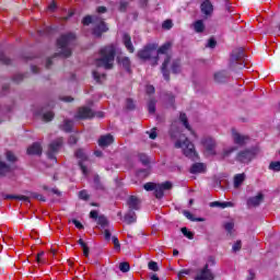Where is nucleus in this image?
I'll list each match as a JSON object with an SVG mask.
<instances>
[{
  "mask_svg": "<svg viewBox=\"0 0 280 280\" xmlns=\"http://www.w3.org/2000/svg\"><path fill=\"white\" fill-rule=\"evenodd\" d=\"M60 148H62V138H58L49 144L47 156L52 163H56V154H58Z\"/></svg>",
  "mask_w": 280,
  "mask_h": 280,
  "instance_id": "1a4fd4ad",
  "label": "nucleus"
},
{
  "mask_svg": "<svg viewBox=\"0 0 280 280\" xmlns=\"http://www.w3.org/2000/svg\"><path fill=\"white\" fill-rule=\"evenodd\" d=\"M179 121H182L183 126H185L186 130H189V132L192 135V137H196V133L194 130H191V127L189 126V122L187 121V115L186 114H180L179 115Z\"/></svg>",
  "mask_w": 280,
  "mask_h": 280,
  "instance_id": "a878e982",
  "label": "nucleus"
},
{
  "mask_svg": "<svg viewBox=\"0 0 280 280\" xmlns=\"http://www.w3.org/2000/svg\"><path fill=\"white\" fill-rule=\"evenodd\" d=\"M61 102H73V97L71 96H62Z\"/></svg>",
  "mask_w": 280,
  "mask_h": 280,
  "instance_id": "680f3d73",
  "label": "nucleus"
},
{
  "mask_svg": "<svg viewBox=\"0 0 280 280\" xmlns=\"http://www.w3.org/2000/svg\"><path fill=\"white\" fill-rule=\"evenodd\" d=\"M147 93H148V95H152L154 93V85H148Z\"/></svg>",
  "mask_w": 280,
  "mask_h": 280,
  "instance_id": "13d9d810",
  "label": "nucleus"
},
{
  "mask_svg": "<svg viewBox=\"0 0 280 280\" xmlns=\"http://www.w3.org/2000/svg\"><path fill=\"white\" fill-rule=\"evenodd\" d=\"M173 26L174 24L172 23V20H166L162 24L163 30H172Z\"/></svg>",
  "mask_w": 280,
  "mask_h": 280,
  "instance_id": "c03bdc74",
  "label": "nucleus"
},
{
  "mask_svg": "<svg viewBox=\"0 0 280 280\" xmlns=\"http://www.w3.org/2000/svg\"><path fill=\"white\" fill-rule=\"evenodd\" d=\"M84 257H89V246L83 247Z\"/></svg>",
  "mask_w": 280,
  "mask_h": 280,
  "instance_id": "338daca9",
  "label": "nucleus"
},
{
  "mask_svg": "<svg viewBox=\"0 0 280 280\" xmlns=\"http://www.w3.org/2000/svg\"><path fill=\"white\" fill-rule=\"evenodd\" d=\"M182 233H183V235H185V237H187L188 240H194V233L190 232L189 230H187V228H183V229H182Z\"/></svg>",
  "mask_w": 280,
  "mask_h": 280,
  "instance_id": "ea45409f",
  "label": "nucleus"
},
{
  "mask_svg": "<svg viewBox=\"0 0 280 280\" xmlns=\"http://www.w3.org/2000/svg\"><path fill=\"white\" fill-rule=\"evenodd\" d=\"M27 154H43V147H40V143L35 142L27 149Z\"/></svg>",
  "mask_w": 280,
  "mask_h": 280,
  "instance_id": "aec40b11",
  "label": "nucleus"
},
{
  "mask_svg": "<svg viewBox=\"0 0 280 280\" xmlns=\"http://www.w3.org/2000/svg\"><path fill=\"white\" fill-rule=\"evenodd\" d=\"M48 9L50 10V12H54V10H56V2L50 3Z\"/></svg>",
  "mask_w": 280,
  "mask_h": 280,
  "instance_id": "774afa93",
  "label": "nucleus"
},
{
  "mask_svg": "<svg viewBox=\"0 0 280 280\" xmlns=\"http://www.w3.org/2000/svg\"><path fill=\"white\" fill-rule=\"evenodd\" d=\"M104 237H105V240H110V231H108V230H105L104 231Z\"/></svg>",
  "mask_w": 280,
  "mask_h": 280,
  "instance_id": "0e129e2a",
  "label": "nucleus"
},
{
  "mask_svg": "<svg viewBox=\"0 0 280 280\" xmlns=\"http://www.w3.org/2000/svg\"><path fill=\"white\" fill-rule=\"evenodd\" d=\"M127 203L130 211H139V199L137 197L135 196L129 197Z\"/></svg>",
  "mask_w": 280,
  "mask_h": 280,
  "instance_id": "5701e85b",
  "label": "nucleus"
},
{
  "mask_svg": "<svg viewBox=\"0 0 280 280\" xmlns=\"http://www.w3.org/2000/svg\"><path fill=\"white\" fill-rule=\"evenodd\" d=\"M213 271L211 269H208L207 267H203L201 270L198 271L197 276L195 277V280H213Z\"/></svg>",
  "mask_w": 280,
  "mask_h": 280,
  "instance_id": "f8f14e48",
  "label": "nucleus"
},
{
  "mask_svg": "<svg viewBox=\"0 0 280 280\" xmlns=\"http://www.w3.org/2000/svg\"><path fill=\"white\" fill-rule=\"evenodd\" d=\"M226 78H229V73H226V71H219L214 73V82H218V84L226 82Z\"/></svg>",
  "mask_w": 280,
  "mask_h": 280,
  "instance_id": "b1692460",
  "label": "nucleus"
},
{
  "mask_svg": "<svg viewBox=\"0 0 280 280\" xmlns=\"http://www.w3.org/2000/svg\"><path fill=\"white\" fill-rule=\"evenodd\" d=\"M90 218H92V220H98L100 217H97V211L96 210H92L90 212Z\"/></svg>",
  "mask_w": 280,
  "mask_h": 280,
  "instance_id": "4d7b16f0",
  "label": "nucleus"
},
{
  "mask_svg": "<svg viewBox=\"0 0 280 280\" xmlns=\"http://www.w3.org/2000/svg\"><path fill=\"white\" fill-rule=\"evenodd\" d=\"M245 179H246V175L244 173L235 175L234 176L235 189H237V187H240L244 183Z\"/></svg>",
  "mask_w": 280,
  "mask_h": 280,
  "instance_id": "c756f323",
  "label": "nucleus"
},
{
  "mask_svg": "<svg viewBox=\"0 0 280 280\" xmlns=\"http://www.w3.org/2000/svg\"><path fill=\"white\" fill-rule=\"evenodd\" d=\"M7 160L10 163H14V161H16V155H14V153H12V151H8L7 152Z\"/></svg>",
  "mask_w": 280,
  "mask_h": 280,
  "instance_id": "49530a36",
  "label": "nucleus"
},
{
  "mask_svg": "<svg viewBox=\"0 0 280 280\" xmlns=\"http://www.w3.org/2000/svg\"><path fill=\"white\" fill-rule=\"evenodd\" d=\"M170 47H172L170 43L162 45L160 49L156 44H149L138 51V58H140V60H150L151 65H158L159 56H164L162 73L164 80H170V72L167 71V67H170V62H172V57L167 54Z\"/></svg>",
  "mask_w": 280,
  "mask_h": 280,
  "instance_id": "f257e3e1",
  "label": "nucleus"
},
{
  "mask_svg": "<svg viewBox=\"0 0 280 280\" xmlns=\"http://www.w3.org/2000/svg\"><path fill=\"white\" fill-rule=\"evenodd\" d=\"M0 62H3V65H10V58H8L2 51H0Z\"/></svg>",
  "mask_w": 280,
  "mask_h": 280,
  "instance_id": "de8ad7c7",
  "label": "nucleus"
},
{
  "mask_svg": "<svg viewBox=\"0 0 280 280\" xmlns=\"http://www.w3.org/2000/svg\"><path fill=\"white\" fill-rule=\"evenodd\" d=\"M119 270L120 272H128L130 270V265L128 262H120Z\"/></svg>",
  "mask_w": 280,
  "mask_h": 280,
  "instance_id": "a19ab883",
  "label": "nucleus"
},
{
  "mask_svg": "<svg viewBox=\"0 0 280 280\" xmlns=\"http://www.w3.org/2000/svg\"><path fill=\"white\" fill-rule=\"evenodd\" d=\"M14 82H21V80H23V74H16L14 78H13Z\"/></svg>",
  "mask_w": 280,
  "mask_h": 280,
  "instance_id": "e2e57ef3",
  "label": "nucleus"
},
{
  "mask_svg": "<svg viewBox=\"0 0 280 280\" xmlns=\"http://www.w3.org/2000/svg\"><path fill=\"white\" fill-rule=\"evenodd\" d=\"M171 70L173 73H180V71H182L180 60H178V59L172 60Z\"/></svg>",
  "mask_w": 280,
  "mask_h": 280,
  "instance_id": "2f4dec72",
  "label": "nucleus"
},
{
  "mask_svg": "<svg viewBox=\"0 0 280 280\" xmlns=\"http://www.w3.org/2000/svg\"><path fill=\"white\" fill-rule=\"evenodd\" d=\"M92 75L95 80V82H102L103 80H106V74L105 73H100L97 70H94L92 72Z\"/></svg>",
  "mask_w": 280,
  "mask_h": 280,
  "instance_id": "473e14b6",
  "label": "nucleus"
},
{
  "mask_svg": "<svg viewBox=\"0 0 280 280\" xmlns=\"http://www.w3.org/2000/svg\"><path fill=\"white\" fill-rule=\"evenodd\" d=\"M75 43V34L73 33H67L60 36V38L57 39V47L60 49L59 56H62V58H69L71 56V45Z\"/></svg>",
  "mask_w": 280,
  "mask_h": 280,
  "instance_id": "20e7f679",
  "label": "nucleus"
},
{
  "mask_svg": "<svg viewBox=\"0 0 280 280\" xmlns=\"http://www.w3.org/2000/svg\"><path fill=\"white\" fill-rule=\"evenodd\" d=\"M236 151H237V147H225L221 152V156L222 159H229V156H231L233 152H236Z\"/></svg>",
  "mask_w": 280,
  "mask_h": 280,
  "instance_id": "bb28decb",
  "label": "nucleus"
},
{
  "mask_svg": "<svg viewBox=\"0 0 280 280\" xmlns=\"http://www.w3.org/2000/svg\"><path fill=\"white\" fill-rule=\"evenodd\" d=\"M83 25H91V23L94 25L93 34L97 38L104 34V32H108V26H106V23H104V20L100 16H91L88 15L82 21Z\"/></svg>",
  "mask_w": 280,
  "mask_h": 280,
  "instance_id": "39448f33",
  "label": "nucleus"
},
{
  "mask_svg": "<svg viewBox=\"0 0 280 280\" xmlns=\"http://www.w3.org/2000/svg\"><path fill=\"white\" fill-rule=\"evenodd\" d=\"M269 170L272 172H280V162H271L269 164Z\"/></svg>",
  "mask_w": 280,
  "mask_h": 280,
  "instance_id": "58836bf2",
  "label": "nucleus"
},
{
  "mask_svg": "<svg viewBox=\"0 0 280 280\" xmlns=\"http://www.w3.org/2000/svg\"><path fill=\"white\" fill-rule=\"evenodd\" d=\"M43 257H45V252H40L37 254L36 261L37 264H45V260H43Z\"/></svg>",
  "mask_w": 280,
  "mask_h": 280,
  "instance_id": "603ef678",
  "label": "nucleus"
},
{
  "mask_svg": "<svg viewBox=\"0 0 280 280\" xmlns=\"http://www.w3.org/2000/svg\"><path fill=\"white\" fill-rule=\"evenodd\" d=\"M258 152V148H252L248 150L241 151L236 156V161H238L240 163H250Z\"/></svg>",
  "mask_w": 280,
  "mask_h": 280,
  "instance_id": "0eeeda50",
  "label": "nucleus"
},
{
  "mask_svg": "<svg viewBox=\"0 0 280 280\" xmlns=\"http://www.w3.org/2000/svg\"><path fill=\"white\" fill-rule=\"evenodd\" d=\"M155 187H156V184H154V183H147L143 186L145 191H154Z\"/></svg>",
  "mask_w": 280,
  "mask_h": 280,
  "instance_id": "37998d69",
  "label": "nucleus"
},
{
  "mask_svg": "<svg viewBox=\"0 0 280 280\" xmlns=\"http://www.w3.org/2000/svg\"><path fill=\"white\" fill-rule=\"evenodd\" d=\"M171 137L173 139H177L175 141V148H180L188 159L196 161L198 154L196 153V149L194 148V143L189 142V139L185 137V135L180 133V130H176V126L172 125L171 127ZM176 130V131H174Z\"/></svg>",
  "mask_w": 280,
  "mask_h": 280,
  "instance_id": "f03ea898",
  "label": "nucleus"
},
{
  "mask_svg": "<svg viewBox=\"0 0 280 280\" xmlns=\"http://www.w3.org/2000/svg\"><path fill=\"white\" fill-rule=\"evenodd\" d=\"M113 141H114V138L112 135L102 136L98 139V145H100V148H106V147L110 145V143H113Z\"/></svg>",
  "mask_w": 280,
  "mask_h": 280,
  "instance_id": "6ab92c4d",
  "label": "nucleus"
},
{
  "mask_svg": "<svg viewBox=\"0 0 280 280\" xmlns=\"http://www.w3.org/2000/svg\"><path fill=\"white\" fill-rule=\"evenodd\" d=\"M224 229L231 234L233 233V229H235V223H233V221L226 222L224 223Z\"/></svg>",
  "mask_w": 280,
  "mask_h": 280,
  "instance_id": "4c0bfd02",
  "label": "nucleus"
},
{
  "mask_svg": "<svg viewBox=\"0 0 280 280\" xmlns=\"http://www.w3.org/2000/svg\"><path fill=\"white\" fill-rule=\"evenodd\" d=\"M74 117L75 119H91L93 117V110L89 107H81Z\"/></svg>",
  "mask_w": 280,
  "mask_h": 280,
  "instance_id": "2eb2a0df",
  "label": "nucleus"
},
{
  "mask_svg": "<svg viewBox=\"0 0 280 280\" xmlns=\"http://www.w3.org/2000/svg\"><path fill=\"white\" fill-rule=\"evenodd\" d=\"M203 147L209 156H214L215 154V140L213 138H206L203 140Z\"/></svg>",
  "mask_w": 280,
  "mask_h": 280,
  "instance_id": "4468645a",
  "label": "nucleus"
},
{
  "mask_svg": "<svg viewBox=\"0 0 280 280\" xmlns=\"http://www.w3.org/2000/svg\"><path fill=\"white\" fill-rule=\"evenodd\" d=\"M242 249V241H236L235 243H234V245L232 246V250L234 252V253H237V250H241Z\"/></svg>",
  "mask_w": 280,
  "mask_h": 280,
  "instance_id": "09e8293b",
  "label": "nucleus"
},
{
  "mask_svg": "<svg viewBox=\"0 0 280 280\" xmlns=\"http://www.w3.org/2000/svg\"><path fill=\"white\" fill-rule=\"evenodd\" d=\"M183 214L185 215V218H187V220H190V222H203V219H196L194 218V214H191V212L184 210Z\"/></svg>",
  "mask_w": 280,
  "mask_h": 280,
  "instance_id": "72a5a7b5",
  "label": "nucleus"
},
{
  "mask_svg": "<svg viewBox=\"0 0 280 280\" xmlns=\"http://www.w3.org/2000/svg\"><path fill=\"white\" fill-rule=\"evenodd\" d=\"M126 106L129 110H132V108H135V102H132V100L128 98Z\"/></svg>",
  "mask_w": 280,
  "mask_h": 280,
  "instance_id": "5fc2aeb1",
  "label": "nucleus"
},
{
  "mask_svg": "<svg viewBox=\"0 0 280 280\" xmlns=\"http://www.w3.org/2000/svg\"><path fill=\"white\" fill-rule=\"evenodd\" d=\"M210 207H219L220 209H226L229 207H235V205L232 201H213L210 202Z\"/></svg>",
  "mask_w": 280,
  "mask_h": 280,
  "instance_id": "393cba45",
  "label": "nucleus"
},
{
  "mask_svg": "<svg viewBox=\"0 0 280 280\" xmlns=\"http://www.w3.org/2000/svg\"><path fill=\"white\" fill-rule=\"evenodd\" d=\"M232 139L236 145H246V143L250 141V138L248 136L242 135L235 129H232Z\"/></svg>",
  "mask_w": 280,
  "mask_h": 280,
  "instance_id": "9b49d317",
  "label": "nucleus"
},
{
  "mask_svg": "<svg viewBox=\"0 0 280 280\" xmlns=\"http://www.w3.org/2000/svg\"><path fill=\"white\" fill-rule=\"evenodd\" d=\"M211 266H215V258H213V256L208 257L205 268L209 269Z\"/></svg>",
  "mask_w": 280,
  "mask_h": 280,
  "instance_id": "79ce46f5",
  "label": "nucleus"
},
{
  "mask_svg": "<svg viewBox=\"0 0 280 280\" xmlns=\"http://www.w3.org/2000/svg\"><path fill=\"white\" fill-rule=\"evenodd\" d=\"M51 108H54L51 105L42 107L39 110L35 112V115L42 117L44 121H51V119H54V112H51Z\"/></svg>",
  "mask_w": 280,
  "mask_h": 280,
  "instance_id": "9d476101",
  "label": "nucleus"
},
{
  "mask_svg": "<svg viewBox=\"0 0 280 280\" xmlns=\"http://www.w3.org/2000/svg\"><path fill=\"white\" fill-rule=\"evenodd\" d=\"M96 222L102 229H106L108 226V219L104 215H100L98 219H96Z\"/></svg>",
  "mask_w": 280,
  "mask_h": 280,
  "instance_id": "c9c22d12",
  "label": "nucleus"
},
{
  "mask_svg": "<svg viewBox=\"0 0 280 280\" xmlns=\"http://www.w3.org/2000/svg\"><path fill=\"white\" fill-rule=\"evenodd\" d=\"M122 43H124L127 51H129V54H135V46L132 45V39H131L130 35L124 34Z\"/></svg>",
  "mask_w": 280,
  "mask_h": 280,
  "instance_id": "a211bd4d",
  "label": "nucleus"
},
{
  "mask_svg": "<svg viewBox=\"0 0 280 280\" xmlns=\"http://www.w3.org/2000/svg\"><path fill=\"white\" fill-rule=\"evenodd\" d=\"M172 187L170 182H164L162 184H155L154 194L156 198H163L164 191H167Z\"/></svg>",
  "mask_w": 280,
  "mask_h": 280,
  "instance_id": "ddd939ff",
  "label": "nucleus"
},
{
  "mask_svg": "<svg viewBox=\"0 0 280 280\" xmlns=\"http://www.w3.org/2000/svg\"><path fill=\"white\" fill-rule=\"evenodd\" d=\"M72 128H73V121L66 119L62 125V130H65V132H71Z\"/></svg>",
  "mask_w": 280,
  "mask_h": 280,
  "instance_id": "f704fd0d",
  "label": "nucleus"
},
{
  "mask_svg": "<svg viewBox=\"0 0 280 280\" xmlns=\"http://www.w3.org/2000/svg\"><path fill=\"white\" fill-rule=\"evenodd\" d=\"M245 55L243 48H235L230 57L229 69L231 71H237V69H244Z\"/></svg>",
  "mask_w": 280,
  "mask_h": 280,
  "instance_id": "423d86ee",
  "label": "nucleus"
},
{
  "mask_svg": "<svg viewBox=\"0 0 280 280\" xmlns=\"http://www.w3.org/2000/svg\"><path fill=\"white\" fill-rule=\"evenodd\" d=\"M149 270H153V272H159V264H156V261H150Z\"/></svg>",
  "mask_w": 280,
  "mask_h": 280,
  "instance_id": "a18cd8bd",
  "label": "nucleus"
},
{
  "mask_svg": "<svg viewBox=\"0 0 280 280\" xmlns=\"http://www.w3.org/2000/svg\"><path fill=\"white\" fill-rule=\"evenodd\" d=\"M201 12L206 16H211V14H213V4L211 3L210 0H205L201 3Z\"/></svg>",
  "mask_w": 280,
  "mask_h": 280,
  "instance_id": "dca6fc26",
  "label": "nucleus"
},
{
  "mask_svg": "<svg viewBox=\"0 0 280 280\" xmlns=\"http://www.w3.org/2000/svg\"><path fill=\"white\" fill-rule=\"evenodd\" d=\"M139 159L143 165H148V163H150V159L145 154H140Z\"/></svg>",
  "mask_w": 280,
  "mask_h": 280,
  "instance_id": "8fccbe9b",
  "label": "nucleus"
},
{
  "mask_svg": "<svg viewBox=\"0 0 280 280\" xmlns=\"http://www.w3.org/2000/svg\"><path fill=\"white\" fill-rule=\"evenodd\" d=\"M75 156L79 159V166L83 176H86L89 174V156L82 149L77 150Z\"/></svg>",
  "mask_w": 280,
  "mask_h": 280,
  "instance_id": "6e6552de",
  "label": "nucleus"
},
{
  "mask_svg": "<svg viewBox=\"0 0 280 280\" xmlns=\"http://www.w3.org/2000/svg\"><path fill=\"white\" fill-rule=\"evenodd\" d=\"M72 222H73L74 226H77V229H84V225H82V223H80V221L73 220Z\"/></svg>",
  "mask_w": 280,
  "mask_h": 280,
  "instance_id": "052dcab7",
  "label": "nucleus"
},
{
  "mask_svg": "<svg viewBox=\"0 0 280 280\" xmlns=\"http://www.w3.org/2000/svg\"><path fill=\"white\" fill-rule=\"evenodd\" d=\"M264 200V194L259 192L255 197H252L247 200L248 207H259Z\"/></svg>",
  "mask_w": 280,
  "mask_h": 280,
  "instance_id": "f3484780",
  "label": "nucleus"
},
{
  "mask_svg": "<svg viewBox=\"0 0 280 280\" xmlns=\"http://www.w3.org/2000/svg\"><path fill=\"white\" fill-rule=\"evenodd\" d=\"M148 110H149L150 115H154V113H156V101H154V100L149 101Z\"/></svg>",
  "mask_w": 280,
  "mask_h": 280,
  "instance_id": "e433bc0d",
  "label": "nucleus"
},
{
  "mask_svg": "<svg viewBox=\"0 0 280 280\" xmlns=\"http://www.w3.org/2000/svg\"><path fill=\"white\" fill-rule=\"evenodd\" d=\"M79 198H80L81 200H89V192H88L86 190H81V191L79 192Z\"/></svg>",
  "mask_w": 280,
  "mask_h": 280,
  "instance_id": "3c124183",
  "label": "nucleus"
},
{
  "mask_svg": "<svg viewBox=\"0 0 280 280\" xmlns=\"http://www.w3.org/2000/svg\"><path fill=\"white\" fill-rule=\"evenodd\" d=\"M97 12L98 14H104L106 12V7H98Z\"/></svg>",
  "mask_w": 280,
  "mask_h": 280,
  "instance_id": "69168bd1",
  "label": "nucleus"
},
{
  "mask_svg": "<svg viewBox=\"0 0 280 280\" xmlns=\"http://www.w3.org/2000/svg\"><path fill=\"white\" fill-rule=\"evenodd\" d=\"M205 170H207V166L205 165V163H195L190 167V174H202Z\"/></svg>",
  "mask_w": 280,
  "mask_h": 280,
  "instance_id": "4be33fe9",
  "label": "nucleus"
},
{
  "mask_svg": "<svg viewBox=\"0 0 280 280\" xmlns=\"http://www.w3.org/2000/svg\"><path fill=\"white\" fill-rule=\"evenodd\" d=\"M215 45H217L215 39L210 38V39L208 40L206 47H209L210 49H214Z\"/></svg>",
  "mask_w": 280,
  "mask_h": 280,
  "instance_id": "864d4df0",
  "label": "nucleus"
},
{
  "mask_svg": "<svg viewBox=\"0 0 280 280\" xmlns=\"http://www.w3.org/2000/svg\"><path fill=\"white\" fill-rule=\"evenodd\" d=\"M16 200H22L23 202H30V198L26 196H16Z\"/></svg>",
  "mask_w": 280,
  "mask_h": 280,
  "instance_id": "bf43d9fd",
  "label": "nucleus"
},
{
  "mask_svg": "<svg viewBox=\"0 0 280 280\" xmlns=\"http://www.w3.org/2000/svg\"><path fill=\"white\" fill-rule=\"evenodd\" d=\"M124 222H126V224H135V222H137V213L129 210L124 217Z\"/></svg>",
  "mask_w": 280,
  "mask_h": 280,
  "instance_id": "412c9836",
  "label": "nucleus"
},
{
  "mask_svg": "<svg viewBox=\"0 0 280 280\" xmlns=\"http://www.w3.org/2000/svg\"><path fill=\"white\" fill-rule=\"evenodd\" d=\"M118 63L126 69V71H130V58L128 57H118Z\"/></svg>",
  "mask_w": 280,
  "mask_h": 280,
  "instance_id": "cd10ccee",
  "label": "nucleus"
},
{
  "mask_svg": "<svg viewBox=\"0 0 280 280\" xmlns=\"http://www.w3.org/2000/svg\"><path fill=\"white\" fill-rule=\"evenodd\" d=\"M192 27L197 34H202V32H205V22L202 20H198L192 24Z\"/></svg>",
  "mask_w": 280,
  "mask_h": 280,
  "instance_id": "c85d7f7f",
  "label": "nucleus"
},
{
  "mask_svg": "<svg viewBox=\"0 0 280 280\" xmlns=\"http://www.w3.org/2000/svg\"><path fill=\"white\" fill-rule=\"evenodd\" d=\"M69 143H70V145H75V143H78V137L77 136H71L69 138Z\"/></svg>",
  "mask_w": 280,
  "mask_h": 280,
  "instance_id": "6e6d98bb",
  "label": "nucleus"
},
{
  "mask_svg": "<svg viewBox=\"0 0 280 280\" xmlns=\"http://www.w3.org/2000/svg\"><path fill=\"white\" fill-rule=\"evenodd\" d=\"M115 54H117V47H115V45L101 48L100 57L94 60L95 67L113 69V65H115Z\"/></svg>",
  "mask_w": 280,
  "mask_h": 280,
  "instance_id": "7ed1b4c3",
  "label": "nucleus"
},
{
  "mask_svg": "<svg viewBox=\"0 0 280 280\" xmlns=\"http://www.w3.org/2000/svg\"><path fill=\"white\" fill-rule=\"evenodd\" d=\"M11 170L12 168L10 167V165L1 161L0 159V176H5V174H10Z\"/></svg>",
  "mask_w": 280,
  "mask_h": 280,
  "instance_id": "7c9ffc66",
  "label": "nucleus"
}]
</instances>
